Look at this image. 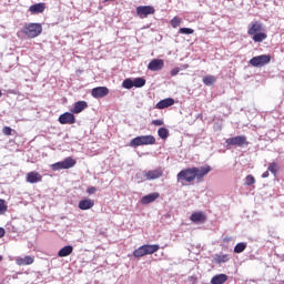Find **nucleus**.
Listing matches in <instances>:
<instances>
[{
    "mask_svg": "<svg viewBox=\"0 0 284 284\" xmlns=\"http://www.w3.org/2000/svg\"><path fill=\"white\" fill-rule=\"evenodd\" d=\"M252 39L255 43H263V41H265V39H267V34L260 31V32L253 34Z\"/></svg>",
    "mask_w": 284,
    "mask_h": 284,
    "instance_id": "26",
    "label": "nucleus"
},
{
    "mask_svg": "<svg viewBox=\"0 0 284 284\" xmlns=\"http://www.w3.org/2000/svg\"><path fill=\"white\" fill-rule=\"evenodd\" d=\"M227 278L226 274H217L211 278V284H224L227 283Z\"/></svg>",
    "mask_w": 284,
    "mask_h": 284,
    "instance_id": "21",
    "label": "nucleus"
},
{
    "mask_svg": "<svg viewBox=\"0 0 284 284\" xmlns=\"http://www.w3.org/2000/svg\"><path fill=\"white\" fill-rule=\"evenodd\" d=\"M41 32H43L41 23L29 22L21 29V33L28 37V39H37Z\"/></svg>",
    "mask_w": 284,
    "mask_h": 284,
    "instance_id": "1",
    "label": "nucleus"
},
{
    "mask_svg": "<svg viewBox=\"0 0 284 284\" xmlns=\"http://www.w3.org/2000/svg\"><path fill=\"white\" fill-rule=\"evenodd\" d=\"M158 136H160V139H168V136H170V130H168L166 128H160L158 130Z\"/></svg>",
    "mask_w": 284,
    "mask_h": 284,
    "instance_id": "30",
    "label": "nucleus"
},
{
    "mask_svg": "<svg viewBox=\"0 0 284 284\" xmlns=\"http://www.w3.org/2000/svg\"><path fill=\"white\" fill-rule=\"evenodd\" d=\"M270 61H272V55L262 54V55L253 57L248 63L253 68H265V65L270 64Z\"/></svg>",
    "mask_w": 284,
    "mask_h": 284,
    "instance_id": "5",
    "label": "nucleus"
},
{
    "mask_svg": "<svg viewBox=\"0 0 284 284\" xmlns=\"http://www.w3.org/2000/svg\"><path fill=\"white\" fill-rule=\"evenodd\" d=\"M172 105H174V99H172V98H166V99H164V100L159 101V102L156 103L155 108H156L158 110H165V108H170V106H172Z\"/></svg>",
    "mask_w": 284,
    "mask_h": 284,
    "instance_id": "17",
    "label": "nucleus"
},
{
    "mask_svg": "<svg viewBox=\"0 0 284 284\" xmlns=\"http://www.w3.org/2000/svg\"><path fill=\"white\" fill-rule=\"evenodd\" d=\"M181 21H182L181 18L174 17V18L171 20V26H172V28H179V26H181Z\"/></svg>",
    "mask_w": 284,
    "mask_h": 284,
    "instance_id": "35",
    "label": "nucleus"
},
{
    "mask_svg": "<svg viewBox=\"0 0 284 284\" xmlns=\"http://www.w3.org/2000/svg\"><path fill=\"white\" fill-rule=\"evenodd\" d=\"M156 138L154 135H139L129 143L130 148H140V145H154Z\"/></svg>",
    "mask_w": 284,
    "mask_h": 284,
    "instance_id": "4",
    "label": "nucleus"
},
{
    "mask_svg": "<svg viewBox=\"0 0 284 284\" xmlns=\"http://www.w3.org/2000/svg\"><path fill=\"white\" fill-rule=\"evenodd\" d=\"M212 172V166L204 165V166H193V174L196 181H203V178L207 176Z\"/></svg>",
    "mask_w": 284,
    "mask_h": 284,
    "instance_id": "8",
    "label": "nucleus"
},
{
    "mask_svg": "<svg viewBox=\"0 0 284 284\" xmlns=\"http://www.w3.org/2000/svg\"><path fill=\"white\" fill-rule=\"evenodd\" d=\"M42 176L39 174V172L37 171H31L27 174L26 181L27 183H41L42 181Z\"/></svg>",
    "mask_w": 284,
    "mask_h": 284,
    "instance_id": "14",
    "label": "nucleus"
},
{
    "mask_svg": "<svg viewBox=\"0 0 284 284\" xmlns=\"http://www.w3.org/2000/svg\"><path fill=\"white\" fill-rule=\"evenodd\" d=\"M158 250H161L159 244H144L133 251V256L135 258H142V256L156 253Z\"/></svg>",
    "mask_w": 284,
    "mask_h": 284,
    "instance_id": "2",
    "label": "nucleus"
},
{
    "mask_svg": "<svg viewBox=\"0 0 284 284\" xmlns=\"http://www.w3.org/2000/svg\"><path fill=\"white\" fill-rule=\"evenodd\" d=\"M267 176H270V171H265V172L262 174V179H267Z\"/></svg>",
    "mask_w": 284,
    "mask_h": 284,
    "instance_id": "42",
    "label": "nucleus"
},
{
    "mask_svg": "<svg viewBox=\"0 0 284 284\" xmlns=\"http://www.w3.org/2000/svg\"><path fill=\"white\" fill-rule=\"evenodd\" d=\"M88 108V102L85 101H78L74 103L73 109H71V112L73 114H81V112H83V110H85Z\"/></svg>",
    "mask_w": 284,
    "mask_h": 284,
    "instance_id": "18",
    "label": "nucleus"
},
{
    "mask_svg": "<svg viewBox=\"0 0 284 284\" xmlns=\"http://www.w3.org/2000/svg\"><path fill=\"white\" fill-rule=\"evenodd\" d=\"M165 62L162 59H153L148 64V70L151 72H159V70H163Z\"/></svg>",
    "mask_w": 284,
    "mask_h": 284,
    "instance_id": "12",
    "label": "nucleus"
},
{
    "mask_svg": "<svg viewBox=\"0 0 284 284\" xmlns=\"http://www.w3.org/2000/svg\"><path fill=\"white\" fill-rule=\"evenodd\" d=\"M8 92H9V94H14V91H12V90H9Z\"/></svg>",
    "mask_w": 284,
    "mask_h": 284,
    "instance_id": "43",
    "label": "nucleus"
},
{
    "mask_svg": "<svg viewBox=\"0 0 284 284\" xmlns=\"http://www.w3.org/2000/svg\"><path fill=\"white\" fill-rule=\"evenodd\" d=\"M179 72H181V69L174 68L171 70L170 74H171V77H176V74H179Z\"/></svg>",
    "mask_w": 284,
    "mask_h": 284,
    "instance_id": "37",
    "label": "nucleus"
},
{
    "mask_svg": "<svg viewBox=\"0 0 284 284\" xmlns=\"http://www.w3.org/2000/svg\"><path fill=\"white\" fill-rule=\"evenodd\" d=\"M256 183V179H254V175L250 174L245 178V185H254Z\"/></svg>",
    "mask_w": 284,
    "mask_h": 284,
    "instance_id": "32",
    "label": "nucleus"
},
{
    "mask_svg": "<svg viewBox=\"0 0 284 284\" xmlns=\"http://www.w3.org/2000/svg\"><path fill=\"white\" fill-rule=\"evenodd\" d=\"M225 144H226L225 148L227 150H232V148H245L250 145V142L247 141V136L236 135V136L226 139Z\"/></svg>",
    "mask_w": 284,
    "mask_h": 284,
    "instance_id": "3",
    "label": "nucleus"
},
{
    "mask_svg": "<svg viewBox=\"0 0 284 284\" xmlns=\"http://www.w3.org/2000/svg\"><path fill=\"white\" fill-rule=\"evenodd\" d=\"M3 236H6V230L0 227V239H3Z\"/></svg>",
    "mask_w": 284,
    "mask_h": 284,
    "instance_id": "41",
    "label": "nucleus"
},
{
    "mask_svg": "<svg viewBox=\"0 0 284 284\" xmlns=\"http://www.w3.org/2000/svg\"><path fill=\"white\" fill-rule=\"evenodd\" d=\"M29 10L31 11V14H41L43 10H45V4L43 3H36L32 4Z\"/></svg>",
    "mask_w": 284,
    "mask_h": 284,
    "instance_id": "22",
    "label": "nucleus"
},
{
    "mask_svg": "<svg viewBox=\"0 0 284 284\" xmlns=\"http://www.w3.org/2000/svg\"><path fill=\"white\" fill-rule=\"evenodd\" d=\"M144 174L146 181H155V179H161L163 176V170L155 169L151 171H145Z\"/></svg>",
    "mask_w": 284,
    "mask_h": 284,
    "instance_id": "13",
    "label": "nucleus"
},
{
    "mask_svg": "<svg viewBox=\"0 0 284 284\" xmlns=\"http://www.w3.org/2000/svg\"><path fill=\"white\" fill-rule=\"evenodd\" d=\"M133 85H134V88H143V85H145V79H143V78H135L133 80Z\"/></svg>",
    "mask_w": 284,
    "mask_h": 284,
    "instance_id": "31",
    "label": "nucleus"
},
{
    "mask_svg": "<svg viewBox=\"0 0 284 284\" xmlns=\"http://www.w3.org/2000/svg\"><path fill=\"white\" fill-rule=\"evenodd\" d=\"M58 121L61 125H73V123H77V118L74 113L65 112L59 116Z\"/></svg>",
    "mask_w": 284,
    "mask_h": 284,
    "instance_id": "10",
    "label": "nucleus"
},
{
    "mask_svg": "<svg viewBox=\"0 0 284 284\" xmlns=\"http://www.w3.org/2000/svg\"><path fill=\"white\" fill-rule=\"evenodd\" d=\"M77 165V161L72 158H65L63 161L57 162L51 165L53 172H59V170H70V168H74Z\"/></svg>",
    "mask_w": 284,
    "mask_h": 284,
    "instance_id": "6",
    "label": "nucleus"
},
{
    "mask_svg": "<svg viewBox=\"0 0 284 284\" xmlns=\"http://www.w3.org/2000/svg\"><path fill=\"white\" fill-rule=\"evenodd\" d=\"M268 171L272 172V174H275L276 173V164H270L268 165Z\"/></svg>",
    "mask_w": 284,
    "mask_h": 284,
    "instance_id": "38",
    "label": "nucleus"
},
{
    "mask_svg": "<svg viewBox=\"0 0 284 284\" xmlns=\"http://www.w3.org/2000/svg\"><path fill=\"white\" fill-rule=\"evenodd\" d=\"M194 179V168L184 169L178 173L179 183H192Z\"/></svg>",
    "mask_w": 284,
    "mask_h": 284,
    "instance_id": "7",
    "label": "nucleus"
},
{
    "mask_svg": "<svg viewBox=\"0 0 284 284\" xmlns=\"http://www.w3.org/2000/svg\"><path fill=\"white\" fill-rule=\"evenodd\" d=\"M122 88H124V90H132V88H134V80L128 78L122 82Z\"/></svg>",
    "mask_w": 284,
    "mask_h": 284,
    "instance_id": "29",
    "label": "nucleus"
},
{
    "mask_svg": "<svg viewBox=\"0 0 284 284\" xmlns=\"http://www.w3.org/2000/svg\"><path fill=\"white\" fill-rule=\"evenodd\" d=\"M108 94H110V89L106 87L93 88L91 91L93 99H103V97H108Z\"/></svg>",
    "mask_w": 284,
    "mask_h": 284,
    "instance_id": "11",
    "label": "nucleus"
},
{
    "mask_svg": "<svg viewBox=\"0 0 284 284\" xmlns=\"http://www.w3.org/2000/svg\"><path fill=\"white\" fill-rule=\"evenodd\" d=\"M263 31V24L261 22H252L248 26L247 34L250 37H253L254 34H257L258 32Z\"/></svg>",
    "mask_w": 284,
    "mask_h": 284,
    "instance_id": "15",
    "label": "nucleus"
},
{
    "mask_svg": "<svg viewBox=\"0 0 284 284\" xmlns=\"http://www.w3.org/2000/svg\"><path fill=\"white\" fill-rule=\"evenodd\" d=\"M204 85H214L216 83V77L214 75H206L202 79Z\"/></svg>",
    "mask_w": 284,
    "mask_h": 284,
    "instance_id": "28",
    "label": "nucleus"
},
{
    "mask_svg": "<svg viewBox=\"0 0 284 284\" xmlns=\"http://www.w3.org/2000/svg\"><path fill=\"white\" fill-rule=\"evenodd\" d=\"M2 132L6 136H12V128L10 126H4Z\"/></svg>",
    "mask_w": 284,
    "mask_h": 284,
    "instance_id": "36",
    "label": "nucleus"
},
{
    "mask_svg": "<svg viewBox=\"0 0 284 284\" xmlns=\"http://www.w3.org/2000/svg\"><path fill=\"white\" fill-rule=\"evenodd\" d=\"M88 194H97V187L94 186H90L88 190H87Z\"/></svg>",
    "mask_w": 284,
    "mask_h": 284,
    "instance_id": "40",
    "label": "nucleus"
},
{
    "mask_svg": "<svg viewBox=\"0 0 284 284\" xmlns=\"http://www.w3.org/2000/svg\"><path fill=\"white\" fill-rule=\"evenodd\" d=\"M159 196H161V194H159V192H153V193L142 196L140 202L142 205H149V203H154V201H156V199H159Z\"/></svg>",
    "mask_w": 284,
    "mask_h": 284,
    "instance_id": "16",
    "label": "nucleus"
},
{
    "mask_svg": "<svg viewBox=\"0 0 284 284\" xmlns=\"http://www.w3.org/2000/svg\"><path fill=\"white\" fill-rule=\"evenodd\" d=\"M180 34H194V29L192 28H180Z\"/></svg>",
    "mask_w": 284,
    "mask_h": 284,
    "instance_id": "34",
    "label": "nucleus"
},
{
    "mask_svg": "<svg viewBox=\"0 0 284 284\" xmlns=\"http://www.w3.org/2000/svg\"><path fill=\"white\" fill-rule=\"evenodd\" d=\"M79 210H92L94 207V201L91 199H84L78 204Z\"/></svg>",
    "mask_w": 284,
    "mask_h": 284,
    "instance_id": "19",
    "label": "nucleus"
},
{
    "mask_svg": "<svg viewBox=\"0 0 284 284\" xmlns=\"http://www.w3.org/2000/svg\"><path fill=\"white\" fill-rule=\"evenodd\" d=\"M152 125L161 126V125H163V120H153Z\"/></svg>",
    "mask_w": 284,
    "mask_h": 284,
    "instance_id": "39",
    "label": "nucleus"
},
{
    "mask_svg": "<svg viewBox=\"0 0 284 284\" xmlns=\"http://www.w3.org/2000/svg\"><path fill=\"white\" fill-rule=\"evenodd\" d=\"M135 10L140 19H146V17H150V14H154V12H156L152 6H139Z\"/></svg>",
    "mask_w": 284,
    "mask_h": 284,
    "instance_id": "9",
    "label": "nucleus"
},
{
    "mask_svg": "<svg viewBox=\"0 0 284 284\" xmlns=\"http://www.w3.org/2000/svg\"><path fill=\"white\" fill-rule=\"evenodd\" d=\"M245 250H247V243L245 242H240L235 245L234 247V253L235 254H241L243 252H245Z\"/></svg>",
    "mask_w": 284,
    "mask_h": 284,
    "instance_id": "27",
    "label": "nucleus"
},
{
    "mask_svg": "<svg viewBox=\"0 0 284 284\" xmlns=\"http://www.w3.org/2000/svg\"><path fill=\"white\" fill-rule=\"evenodd\" d=\"M8 212V205H6V200H0V216Z\"/></svg>",
    "mask_w": 284,
    "mask_h": 284,
    "instance_id": "33",
    "label": "nucleus"
},
{
    "mask_svg": "<svg viewBox=\"0 0 284 284\" xmlns=\"http://www.w3.org/2000/svg\"><path fill=\"white\" fill-rule=\"evenodd\" d=\"M230 261V255L229 254H215L214 255V263L216 265H221L222 263H227Z\"/></svg>",
    "mask_w": 284,
    "mask_h": 284,
    "instance_id": "25",
    "label": "nucleus"
},
{
    "mask_svg": "<svg viewBox=\"0 0 284 284\" xmlns=\"http://www.w3.org/2000/svg\"><path fill=\"white\" fill-rule=\"evenodd\" d=\"M34 263V257L27 255L24 257H19L17 260L18 265H32Z\"/></svg>",
    "mask_w": 284,
    "mask_h": 284,
    "instance_id": "24",
    "label": "nucleus"
},
{
    "mask_svg": "<svg viewBox=\"0 0 284 284\" xmlns=\"http://www.w3.org/2000/svg\"><path fill=\"white\" fill-rule=\"evenodd\" d=\"M192 223H205V215L202 212H195L190 216Z\"/></svg>",
    "mask_w": 284,
    "mask_h": 284,
    "instance_id": "23",
    "label": "nucleus"
},
{
    "mask_svg": "<svg viewBox=\"0 0 284 284\" xmlns=\"http://www.w3.org/2000/svg\"><path fill=\"white\" fill-rule=\"evenodd\" d=\"M72 252H74V247L72 245H67L58 252V256L60 258H65V256H70Z\"/></svg>",
    "mask_w": 284,
    "mask_h": 284,
    "instance_id": "20",
    "label": "nucleus"
}]
</instances>
